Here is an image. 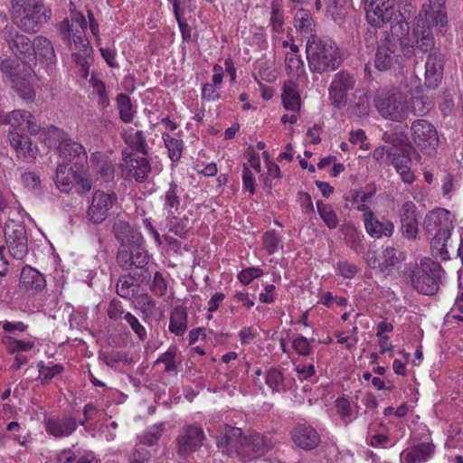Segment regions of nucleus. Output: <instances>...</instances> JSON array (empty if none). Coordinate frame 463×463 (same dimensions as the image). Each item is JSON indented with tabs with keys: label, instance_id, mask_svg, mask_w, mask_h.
Returning a JSON list of instances; mask_svg holds the SVG:
<instances>
[{
	"label": "nucleus",
	"instance_id": "obj_1",
	"mask_svg": "<svg viewBox=\"0 0 463 463\" xmlns=\"http://www.w3.org/2000/svg\"><path fill=\"white\" fill-rule=\"evenodd\" d=\"M218 449L231 458H239L246 462L258 454H264L271 448V442L260 433L245 435L241 428L229 424L219 427L216 435Z\"/></svg>",
	"mask_w": 463,
	"mask_h": 463
},
{
	"label": "nucleus",
	"instance_id": "obj_2",
	"mask_svg": "<svg viewBox=\"0 0 463 463\" xmlns=\"http://www.w3.org/2000/svg\"><path fill=\"white\" fill-rule=\"evenodd\" d=\"M306 53L308 68L313 73L334 71L343 61L341 52L333 40L312 33L307 41Z\"/></svg>",
	"mask_w": 463,
	"mask_h": 463
},
{
	"label": "nucleus",
	"instance_id": "obj_3",
	"mask_svg": "<svg viewBox=\"0 0 463 463\" xmlns=\"http://www.w3.org/2000/svg\"><path fill=\"white\" fill-rule=\"evenodd\" d=\"M446 272L439 262L425 257L409 269L411 286L420 294L433 296L445 280Z\"/></svg>",
	"mask_w": 463,
	"mask_h": 463
},
{
	"label": "nucleus",
	"instance_id": "obj_4",
	"mask_svg": "<svg viewBox=\"0 0 463 463\" xmlns=\"http://www.w3.org/2000/svg\"><path fill=\"white\" fill-rule=\"evenodd\" d=\"M58 33L69 48L84 47L90 52V44L86 36L87 20L81 12H71V17H65L57 25Z\"/></svg>",
	"mask_w": 463,
	"mask_h": 463
},
{
	"label": "nucleus",
	"instance_id": "obj_5",
	"mask_svg": "<svg viewBox=\"0 0 463 463\" xmlns=\"http://www.w3.org/2000/svg\"><path fill=\"white\" fill-rule=\"evenodd\" d=\"M453 228L451 213L443 208L428 213L423 221V229L435 246H446Z\"/></svg>",
	"mask_w": 463,
	"mask_h": 463
},
{
	"label": "nucleus",
	"instance_id": "obj_6",
	"mask_svg": "<svg viewBox=\"0 0 463 463\" xmlns=\"http://www.w3.org/2000/svg\"><path fill=\"white\" fill-rule=\"evenodd\" d=\"M373 101L379 114L386 119L401 121L406 117V97L398 90H379Z\"/></svg>",
	"mask_w": 463,
	"mask_h": 463
},
{
	"label": "nucleus",
	"instance_id": "obj_7",
	"mask_svg": "<svg viewBox=\"0 0 463 463\" xmlns=\"http://www.w3.org/2000/svg\"><path fill=\"white\" fill-rule=\"evenodd\" d=\"M3 80L9 82L20 99L26 102H34L36 99V90L33 86L34 71L30 65L16 62Z\"/></svg>",
	"mask_w": 463,
	"mask_h": 463
},
{
	"label": "nucleus",
	"instance_id": "obj_8",
	"mask_svg": "<svg viewBox=\"0 0 463 463\" xmlns=\"http://www.w3.org/2000/svg\"><path fill=\"white\" fill-rule=\"evenodd\" d=\"M2 37L11 53L21 61V64L30 65L34 62L33 40L9 25L2 31Z\"/></svg>",
	"mask_w": 463,
	"mask_h": 463
},
{
	"label": "nucleus",
	"instance_id": "obj_9",
	"mask_svg": "<svg viewBox=\"0 0 463 463\" xmlns=\"http://www.w3.org/2000/svg\"><path fill=\"white\" fill-rule=\"evenodd\" d=\"M356 83L354 74L347 71H340L335 74L329 88L328 96L331 105L342 109L347 105V94Z\"/></svg>",
	"mask_w": 463,
	"mask_h": 463
},
{
	"label": "nucleus",
	"instance_id": "obj_10",
	"mask_svg": "<svg viewBox=\"0 0 463 463\" xmlns=\"http://www.w3.org/2000/svg\"><path fill=\"white\" fill-rule=\"evenodd\" d=\"M204 439V431L200 426L187 425L183 427L175 439L178 455L182 458H187L202 447Z\"/></svg>",
	"mask_w": 463,
	"mask_h": 463
},
{
	"label": "nucleus",
	"instance_id": "obj_11",
	"mask_svg": "<svg viewBox=\"0 0 463 463\" xmlns=\"http://www.w3.org/2000/svg\"><path fill=\"white\" fill-rule=\"evenodd\" d=\"M411 148L408 147H390L387 150V157L394 167L401 180L406 184H411L416 176L411 170L412 159L411 156Z\"/></svg>",
	"mask_w": 463,
	"mask_h": 463
},
{
	"label": "nucleus",
	"instance_id": "obj_12",
	"mask_svg": "<svg viewBox=\"0 0 463 463\" xmlns=\"http://www.w3.org/2000/svg\"><path fill=\"white\" fill-rule=\"evenodd\" d=\"M423 4L417 19H421L427 26H436L440 33H445L448 26V16L445 0H428Z\"/></svg>",
	"mask_w": 463,
	"mask_h": 463
},
{
	"label": "nucleus",
	"instance_id": "obj_13",
	"mask_svg": "<svg viewBox=\"0 0 463 463\" xmlns=\"http://www.w3.org/2000/svg\"><path fill=\"white\" fill-rule=\"evenodd\" d=\"M366 21L380 28L391 21L393 15V0H363Z\"/></svg>",
	"mask_w": 463,
	"mask_h": 463
},
{
	"label": "nucleus",
	"instance_id": "obj_14",
	"mask_svg": "<svg viewBox=\"0 0 463 463\" xmlns=\"http://www.w3.org/2000/svg\"><path fill=\"white\" fill-rule=\"evenodd\" d=\"M411 136L413 143L422 149L435 150L439 143L435 127L425 119H416L411 127Z\"/></svg>",
	"mask_w": 463,
	"mask_h": 463
},
{
	"label": "nucleus",
	"instance_id": "obj_15",
	"mask_svg": "<svg viewBox=\"0 0 463 463\" xmlns=\"http://www.w3.org/2000/svg\"><path fill=\"white\" fill-rule=\"evenodd\" d=\"M117 200L118 196L113 192L96 191L87 211L89 220L95 224L103 222L108 217L109 210L117 203Z\"/></svg>",
	"mask_w": 463,
	"mask_h": 463
},
{
	"label": "nucleus",
	"instance_id": "obj_16",
	"mask_svg": "<svg viewBox=\"0 0 463 463\" xmlns=\"http://www.w3.org/2000/svg\"><path fill=\"white\" fill-rule=\"evenodd\" d=\"M43 424L46 433L56 439L71 436L78 428L76 418L71 415H52L44 418Z\"/></svg>",
	"mask_w": 463,
	"mask_h": 463
},
{
	"label": "nucleus",
	"instance_id": "obj_17",
	"mask_svg": "<svg viewBox=\"0 0 463 463\" xmlns=\"http://www.w3.org/2000/svg\"><path fill=\"white\" fill-rule=\"evenodd\" d=\"M436 452V445L430 436L424 440L415 443L400 453L401 463H426L430 460Z\"/></svg>",
	"mask_w": 463,
	"mask_h": 463
},
{
	"label": "nucleus",
	"instance_id": "obj_18",
	"mask_svg": "<svg viewBox=\"0 0 463 463\" xmlns=\"http://www.w3.org/2000/svg\"><path fill=\"white\" fill-rule=\"evenodd\" d=\"M5 121L10 125V131L33 135L41 130V126L35 117L24 109L13 110L5 116Z\"/></svg>",
	"mask_w": 463,
	"mask_h": 463
},
{
	"label": "nucleus",
	"instance_id": "obj_19",
	"mask_svg": "<svg viewBox=\"0 0 463 463\" xmlns=\"http://www.w3.org/2000/svg\"><path fill=\"white\" fill-rule=\"evenodd\" d=\"M183 194L184 189L175 181H172L160 196L162 207L166 213L167 219H175V215L180 214L184 210Z\"/></svg>",
	"mask_w": 463,
	"mask_h": 463
},
{
	"label": "nucleus",
	"instance_id": "obj_20",
	"mask_svg": "<svg viewBox=\"0 0 463 463\" xmlns=\"http://www.w3.org/2000/svg\"><path fill=\"white\" fill-rule=\"evenodd\" d=\"M362 219L366 232L372 238L391 237L394 232L393 222L383 216H376L373 211L362 214Z\"/></svg>",
	"mask_w": 463,
	"mask_h": 463
},
{
	"label": "nucleus",
	"instance_id": "obj_21",
	"mask_svg": "<svg viewBox=\"0 0 463 463\" xmlns=\"http://www.w3.org/2000/svg\"><path fill=\"white\" fill-rule=\"evenodd\" d=\"M9 142L14 149L16 157L24 162L33 163L36 159L39 149L33 145L31 138L17 131H10L8 134Z\"/></svg>",
	"mask_w": 463,
	"mask_h": 463
},
{
	"label": "nucleus",
	"instance_id": "obj_22",
	"mask_svg": "<svg viewBox=\"0 0 463 463\" xmlns=\"http://www.w3.org/2000/svg\"><path fill=\"white\" fill-rule=\"evenodd\" d=\"M124 165L128 175L134 178L136 182H144L151 172V165L146 156H136L127 151L122 152Z\"/></svg>",
	"mask_w": 463,
	"mask_h": 463
},
{
	"label": "nucleus",
	"instance_id": "obj_23",
	"mask_svg": "<svg viewBox=\"0 0 463 463\" xmlns=\"http://www.w3.org/2000/svg\"><path fill=\"white\" fill-rule=\"evenodd\" d=\"M416 210V204L412 201L404 202L400 210L402 233L408 240H415L419 234Z\"/></svg>",
	"mask_w": 463,
	"mask_h": 463
},
{
	"label": "nucleus",
	"instance_id": "obj_24",
	"mask_svg": "<svg viewBox=\"0 0 463 463\" xmlns=\"http://www.w3.org/2000/svg\"><path fill=\"white\" fill-rule=\"evenodd\" d=\"M57 149L65 164L73 163L75 165H82L87 161V153L83 146L71 138H63Z\"/></svg>",
	"mask_w": 463,
	"mask_h": 463
},
{
	"label": "nucleus",
	"instance_id": "obj_25",
	"mask_svg": "<svg viewBox=\"0 0 463 463\" xmlns=\"http://www.w3.org/2000/svg\"><path fill=\"white\" fill-rule=\"evenodd\" d=\"M371 109V92L366 89H357L352 95L347 105V114L349 118H366Z\"/></svg>",
	"mask_w": 463,
	"mask_h": 463
},
{
	"label": "nucleus",
	"instance_id": "obj_26",
	"mask_svg": "<svg viewBox=\"0 0 463 463\" xmlns=\"http://www.w3.org/2000/svg\"><path fill=\"white\" fill-rule=\"evenodd\" d=\"M444 69V58L439 52H430L425 63V85L429 89L437 88L441 82Z\"/></svg>",
	"mask_w": 463,
	"mask_h": 463
},
{
	"label": "nucleus",
	"instance_id": "obj_27",
	"mask_svg": "<svg viewBox=\"0 0 463 463\" xmlns=\"http://www.w3.org/2000/svg\"><path fill=\"white\" fill-rule=\"evenodd\" d=\"M293 442L305 450L316 449L320 443V436L312 426L299 424L291 431Z\"/></svg>",
	"mask_w": 463,
	"mask_h": 463
},
{
	"label": "nucleus",
	"instance_id": "obj_28",
	"mask_svg": "<svg viewBox=\"0 0 463 463\" xmlns=\"http://www.w3.org/2000/svg\"><path fill=\"white\" fill-rule=\"evenodd\" d=\"M20 285L26 291L34 294L42 292L46 287L45 276L35 268L26 265L21 271Z\"/></svg>",
	"mask_w": 463,
	"mask_h": 463
},
{
	"label": "nucleus",
	"instance_id": "obj_29",
	"mask_svg": "<svg viewBox=\"0 0 463 463\" xmlns=\"http://www.w3.org/2000/svg\"><path fill=\"white\" fill-rule=\"evenodd\" d=\"M375 190L365 192L362 189H352L344 196L345 207L349 210L354 209L362 212L363 214L372 212L367 203L373 198Z\"/></svg>",
	"mask_w": 463,
	"mask_h": 463
},
{
	"label": "nucleus",
	"instance_id": "obj_30",
	"mask_svg": "<svg viewBox=\"0 0 463 463\" xmlns=\"http://www.w3.org/2000/svg\"><path fill=\"white\" fill-rule=\"evenodd\" d=\"M34 61L38 59L47 66H52L57 62V56L53 44L50 39L43 35H37L33 39Z\"/></svg>",
	"mask_w": 463,
	"mask_h": 463
},
{
	"label": "nucleus",
	"instance_id": "obj_31",
	"mask_svg": "<svg viewBox=\"0 0 463 463\" xmlns=\"http://www.w3.org/2000/svg\"><path fill=\"white\" fill-rule=\"evenodd\" d=\"M413 36L415 38V47L418 51L425 53L434 48L435 39L431 27L422 24L421 19H417L415 23Z\"/></svg>",
	"mask_w": 463,
	"mask_h": 463
},
{
	"label": "nucleus",
	"instance_id": "obj_32",
	"mask_svg": "<svg viewBox=\"0 0 463 463\" xmlns=\"http://www.w3.org/2000/svg\"><path fill=\"white\" fill-rule=\"evenodd\" d=\"M282 103L287 110L297 112L300 109L301 100L298 89V83L293 80L285 81L282 87Z\"/></svg>",
	"mask_w": 463,
	"mask_h": 463
},
{
	"label": "nucleus",
	"instance_id": "obj_33",
	"mask_svg": "<svg viewBox=\"0 0 463 463\" xmlns=\"http://www.w3.org/2000/svg\"><path fill=\"white\" fill-rule=\"evenodd\" d=\"M285 69L289 80H304L307 78L306 65L300 54H285Z\"/></svg>",
	"mask_w": 463,
	"mask_h": 463
},
{
	"label": "nucleus",
	"instance_id": "obj_34",
	"mask_svg": "<svg viewBox=\"0 0 463 463\" xmlns=\"http://www.w3.org/2000/svg\"><path fill=\"white\" fill-rule=\"evenodd\" d=\"M187 319L186 307L184 306L175 307L170 313L169 331L177 336L184 335L187 330Z\"/></svg>",
	"mask_w": 463,
	"mask_h": 463
},
{
	"label": "nucleus",
	"instance_id": "obj_35",
	"mask_svg": "<svg viewBox=\"0 0 463 463\" xmlns=\"http://www.w3.org/2000/svg\"><path fill=\"white\" fill-rule=\"evenodd\" d=\"M395 50L388 44L379 45L375 53L374 66L379 71H388L397 61Z\"/></svg>",
	"mask_w": 463,
	"mask_h": 463
},
{
	"label": "nucleus",
	"instance_id": "obj_36",
	"mask_svg": "<svg viewBox=\"0 0 463 463\" xmlns=\"http://www.w3.org/2000/svg\"><path fill=\"white\" fill-rule=\"evenodd\" d=\"M137 279L134 275L125 274L118 278L116 290L117 294L125 299H130L139 288V284L137 283Z\"/></svg>",
	"mask_w": 463,
	"mask_h": 463
},
{
	"label": "nucleus",
	"instance_id": "obj_37",
	"mask_svg": "<svg viewBox=\"0 0 463 463\" xmlns=\"http://www.w3.org/2000/svg\"><path fill=\"white\" fill-rule=\"evenodd\" d=\"M72 52V60L79 68L80 76L87 79L89 76L90 64L91 61L92 47L90 46V52L84 51V47L74 46L70 48Z\"/></svg>",
	"mask_w": 463,
	"mask_h": 463
},
{
	"label": "nucleus",
	"instance_id": "obj_38",
	"mask_svg": "<svg viewBox=\"0 0 463 463\" xmlns=\"http://www.w3.org/2000/svg\"><path fill=\"white\" fill-rule=\"evenodd\" d=\"M74 178L75 171L68 164L63 163L58 165L55 184L61 192L67 193L71 190Z\"/></svg>",
	"mask_w": 463,
	"mask_h": 463
},
{
	"label": "nucleus",
	"instance_id": "obj_39",
	"mask_svg": "<svg viewBox=\"0 0 463 463\" xmlns=\"http://www.w3.org/2000/svg\"><path fill=\"white\" fill-rule=\"evenodd\" d=\"M162 139L165 146L167 149V155L169 159L173 163H176L180 160L184 148V141L180 138L172 137L169 133H162Z\"/></svg>",
	"mask_w": 463,
	"mask_h": 463
},
{
	"label": "nucleus",
	"instance_id": "obj_40",
	"mask_svg": "<svg viewBox=\"0 0 463 463\" xmlns=\"http://www.w3.org/2000/svg\"><path fill=\"white\" fill-rule=\"evenodd\" d=\"M119 118L124 123H130L135 117L132 101L129 96L125 93H119L116 98Z\"/></svg>",
	"mask_w": 463,
	"mask_h": 463
},
{
	"label": "nucleus",
	"instance_id": "obj_41",
	"mask_svg": "<svg viewBox=\"0 0 463 463\" xmlns=\"http://www.w3.org/2000/svg\"><path fill=\"white\" fill-rule=\"evenodd\" d=\"M132 261L133 267H136L138 269H141L140 277H143V279H147L150 278V272L146 269V265L148 264L149 256L147 250L145 247L141 245H137L132 250Z\"/></svg>",
	"mask_w": 463,
	"mask_h": 463
},
{
	"label": "nucleus",
	"instance_id": "obj_42",
	"mask_svg": "<svg viewBox=\"0 0 463 463\" xmlns=\"http://www.w3.org/2000/svg\"><path fill=\"white\" fill-rule=\"evenodd\" d=\"M37 368L42 384H48L54 377L61 374L64 371L62 364L52 363L45 364L43 361L37 363Z\"/></svg>",
	"mask_w": 463,
	"mask_h": 463
},
{
	"label": "nucleus",
	"instance_id": "obj_43",
	"mask_svg": "<svg viewBox=\"0 0 463 463\" xmlns=\"http://www.w3.org/2000/svg\"><path fill=\"white\" fill-rule=\"evenodd\" d=\"M317 210L328 229L334 230L338 226V217L329 203H324L322 201H317Z\"/></svg>",
	"mask_w": 463,
	"mask_h": 463
},
{
	"label": "nucleus",
	"instance_id": "obj_44",
	"mask_svg": "<svg viewBox=\"0 0 463 463\" xmlns=\"http://www.w3.org/2000/svg\"><path fill=\"white\" fill-rule=\"evenodd\" d=\"M90 84L92 87V95L95 97L96 101L101 109H107L109 104V98L106 90L105 83L96 78L95 76H91L90 80Z\"/></svg>",
	"mask_w": 463,
	"mask_h": 463
},
{
	"label": "nucleus",
	"instance_id": "obj_45",
	"mask_svg": "<svg viewBox=\"0 0 463 463\" xmlns=\"http://www.w3.org/2000/svg\"><path fill=\"white\" fill-rule=\"evenodd\" d=\"M265 382L274 393L284 392L287 390L284 374L278 368L272 367L267 372Z\"/></svg>",
	"mask_w": 463,
	"mask_h": 463
},
{
	"label": "nucleus",
	"instance_id": "obj_46",
	"mask_svg": "<svg viewBox=\"0 0 463 463\" xmlns=\"http://www.w3.org/2000/svg\"><path fill=\"white\" fill-rule=\"evenodd\" d=\"M350 0H326L327 13L335 21L342 20L347 14Z\"/></svg>",
	"mask_w": 463,
	"mask_h": 463
},
{
	"label": "nucleus",
	"instance_id": "obj_47",
	"mask_svg": "<svg viewBox=\"0 0 463 463\" xmlns=\"http://www.w3.org/2000/svg\"><path fill=\"white\" fill-rule=\"evenodd\" d=\"M126 143L143 156L148 154V145L142 130H137L135 133L129 134L126 137Z\"/></svg>",
	"mask_w": 463,
	"mask_h": 463
},
{
	"label": "nucleus",
	"instance_id": "obj_48",
	"mask_svg": "<svg viewBox=\"0 0 463 463\" xmlns=\"http://www.w3.org/2000/svg\"><path fill=\"white\" fill-rule=\"evenodd\" d=\"M112 232L117 241L125 246L131 241L132 229L129 223L123 220H118L114 222Z\"/></svg>",
	"mask_w": 463,
	"mask_h": 463
},
{
	"label": "nucleus",
	"instance_id": "obj_49",
	"mask_svg": "<svg viewBox=\"0 0 463 463\" xmlns=\"http://www.w3.org/2000/svg\"><path fill=\"white\" fill-rule=\"evenodd\" d=\"M294 25L296 29L301 33H311L315 22L312 14L306 10H300L294 18Z\"/></svg>",
	"mask_w": 463,
	"mask_h": 463
},
{
	"label": "nucleus",
	"instance_id": "obj_50",
	"mask_svg": "<svg viewBox=\"0 0 463 463\" xmlns=\"http://www.w3.org/2000/svg\"><path fill=\"white\" fill-rule=\"evenodd\" d=\"M382 259V265L385 271L390 267H394L399 264L404 259V255L394 247H386L383 250Z\"/></svg>",
	"mask_w": 463,
	"mask_h": 463
},
{
	"label": "nucleus",
	"instance_id": "obj_51",
	"mask_svg": "<svg viewBox=\"0 0 463 463\" xmlns=\"http://www.w3.org/2000/svg\"><path fill=\"white\" fill-rule=\"evenodd\" d=\"M21 182L24 188L33 194H40L42 191V179L36 172L26 171L21 175Z\"/></svg>",
	"mask_w": 463,
	"mask_h": 463
},
{
	"label": "nucleus",
	"instance_id": "obj_52",
	"mask_svg": "<svg viewBox=\"0 0 463 463\" xmlns=\"http://www.w3.org/2000/svg\"><path fill=\"white\" fill-rule=\"evenodd\" d=\"M5 237L6 243H14V241H27L26 231L21 224H7L5 229Z\"/></svg>",
	"mask_w": 463,
	"mask_h": 463
},
{
	"label": "nucleus",
	"instance_id": "obj_53",
	"mask_svg": "<svg viewBox=\"0 0 463 463\" xmlns=\"http://www.w3.org/2000/svg\"><path fill=\"white\" fill-rule=\"evenodd\" d=\"M123 319L132 329L133 333L137 335L139 341L144 342L147 338V332L146 327L140 323L139 319L130 312H127Z\"/></svg>",
	"mask_w": 463,
	"mask_h": 463
},
{
	"label": "nucleus",
	"instance_id": "obj_54",
	"mask_svg": "<svg viewBox=\"0 0 463 463\" xmlns=\"http://www.w3.org/2000/svg\"><path fill=\"white\" fill-rule=\"evenodd\" d=\"M177 215L178 214L175 215V219H167L171 223L169 232L181 239H187L189 233V219L185 216L177 218Z\"/></svg>",
	"mask_w": 463,
	"mask_h": 463
},
{
	"label": "nucleus",
	"instance_id": "obj_55",
	"mask_svg": "<svg viewBox=\"0 0 463 463\" xmlns=\"http://www.w3.org/2000/svg\"><path fill=\"white\" fill-rule=\"evenodd\" d=\"M263 244L269 255L274 254L282 247L281 238L274 230L268 231L264 233Z\"/></svg>",
	"mask_w": 463,
	"mask_h": 463
},
{
	"label": "nucleus",
	"instance_id": "obj_56",
	"mask_svg": "<svg viewBox=\"0 0 463 463\" xmlns=\"http://www.w3.org/2000/svg\"><path fill=\"white\" fill-rule=\"evenodd\" d=\"M315 341V338L307 339L304 335H298L292 341V348L295 352L301 356H309L312 354L313 348L311 343Z\"/></svg>",
	"mask_w": 463,
	"mask_h": 463
},
{
	"label": "nucleus",
	"instance_id": "obj_57",
	"mask_svg": "<svg viewBox=\"0 0 463 463\" xmlns=\"http://www.w3.org/2000/svg\"><path fill=\"white\" fill-rule=\"evenodd\" d=\"M163 433L162 424L154 425L144 431L139 437L140 443L143 445L153 446L155 445Z\"/></svg>",
	"mask_w": 463,
	"mask_h": 463
},
{
	"label": "nucleus",
	"instance_id": "obj_58",
	"mask_svg": "<svg viewBox=\"0 0 463 463\" xmlns=\"http://www.w3.org/2000/svg\"><path fill=\"white\" fill-rule=\"evenodd\" d=\"M97 171L105 182H110L114 179L115 168L110 160L107 157H101L97 161Z\"/></svg>",
	"mask_w": 463,
	"mask_h": 463
},
{
	"label": "nucleus",
	"instance_id": "obj_59",
	"mask_svg": "<svg viewBox=\"0 0 463 463\" xmlns=\"http://www.w3.org/2000/svg\"><path fill=\"white\" fill-rule=\"evenodd\" d=\"M335 407L337 409L339 415L342 418V420L345 424L350 423L356 418V413L353 412L351 406H350V402L347 399L338 398L335 401Z\"/></svg>",
	"mask_w": 463,
	"mask_h": 463
},
{
	"label": "nucleus",
	"instance_id": "obj_60",
	"mask_svg": "<svg viewBox=\"0 0 463 463\" xmlns=\"http://www.w3.org/2000/svg\"><path fill=\"white\" fill-rule=\"evenodd\" d=\"M168 1L172 4L174 14L178 23L183 40L189 41L191 39V30H190L188 24L181 19L180 0H168Z\"/></svg>",
	"mask_w": 463,
	"mask_h": 463
},
{
	"label": "nucleus",
	"instance_id": "obj_61",
	"mask_svg": "<svg viewBox=\"0 0 463 463\" xmlns=\"http://www.w3.org/2000/svg\"><path fill=\"white\" fill-rule=\"evenodd\" d=\"M263 275V270L259 267H249L241 269L237 279L243 285H249L254 279L260 278Z\"/></svg>",
	"mask_w": 463,
	"mask_h": 463
},
{
	"label": "nucleus",
	"instance_id": "obj_62",
	"mask_svg": "<svg viewBox=\"0 0 463 463\" xmlns=\"http://www.w3.org/2000/svg\"><path fill=\"white\" fill-rule=\"evenodd\" d=\"M128 311H125L123 304L120 300L113 298L108 307L107 314L109 319L118 321L123 319V317Z\"/></svg>",
	"mask_w": 463,
	"mask_h": 463
},
{
	"label": "nucleus",
	"instance_id": "obj_63",
	"mask_svg": "<svg viewBox=\"0 0 463 463\" xmlns=\"http://www.w3.org/2000/svg\"><path fill=\"white\" fill-rule=\"evenodd\" d=\"M284 24V14L283 11L274 3L271 5L270 13V25L272 30L276 33L282 31Z\"/></svg>",
	"mask_w": 463,
	"mask_h": 463
},
{
	"label": "nucleus",
	"instance_id": "obj_64",
	"mask_svg": "<svg viewBox=\"0 0 463 463\" xmlns=\"http://www.w3.org/2000/svg\"><path fill=\"white\" fill-rule=\"evenodd\" d=\"M138 305L144 318L151 317L155 313L156 307V301L147 294L140 296Z\"/></svg>",
	"mask_w": 463,
	"mask_h": 463
}]
</instances>
